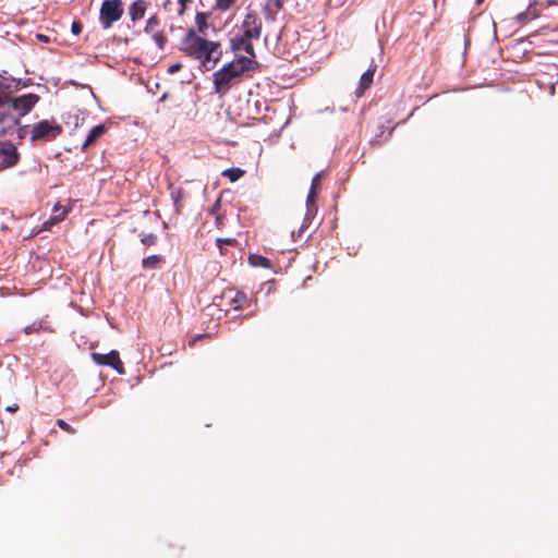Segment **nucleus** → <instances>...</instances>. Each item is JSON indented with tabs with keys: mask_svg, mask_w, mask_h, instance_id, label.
Masks as SVG:
<instances>
[{
	"mask_svg": "<svg viewBox=\"0 0 558 558\" xmlns=\"http://www.w3.org/2000/svg\"><path fill=\"white\" fill-rule=\"evenodd\" d=\"M179 49L185 56L198 60L206 71L213 70L222 57L220 43L201 37L193 28L181 39Z\"/></svg>",
	"mask_w": 558,
	"mask_h": 558,
	"instance_id": "f257e3e1",
	"label": "nucleus"
},
{
	"mask_svg": "<svg viewBox=\"0 0 558 558\" xmlns=\"http://www.w3.org/2000/svg\"><path fill=\"white\" fill-rule=\"evenodd\" d=\"M253 60L248 57H239L226 63L214 73V89L220 96L226 95L232 86L239 84L243 74L252 69Z\"/></svg>",
	"mask_w": 558,
	"mask_h": 558,
	"instance_id": "f03ea898",
	"label": "nucleus"
},
{
	"mask_svg": "<svg viewBox=\"0 0 558 558\" xmlns=\"http://www.w3.org/2000/svg\"><path fill=\"white\" fill-rule=\"evenodd\" d=\"M62 131L63 129L60 124L50 122L49 120H41L33 125L31 131V142L53 141L62 133Z\"/></svg>",
	"mask_w": 558,
	"mask_h": 558,
	"instance_id": "7ed1b4c3",
	"label": "nucleus"
},
{
	"mask_svg": "<svg viewBox=\"0 0 558 558\" xmlns=\"http://www.w3.org/2000/svg\"><path fill=\"white\" fill-rule=\"evenodd\" d=\"M123 14L121 0H105L100 7L99 21L104 28H109Z\"/></svg>",
	"mask_w": 558,
	"mask_h": 558,
	"instance_id": "20e7f679",
	"label": "nucleus"
},
{
	"mask_svg": "<svg viewBox=\"0 0 558 558\" xmlns=\"http://www.w3.org/2000/svg\"><path fill=\"white\" fill-rule=\"evenodd\" d=\"M263 22L255 10H247L241 23V36L247 39H259L262 35Z\"/></svg>",
	"mask_w": 558,
	"mask_h": 558,
	"instance_id": "39448f33",
	"label": "nucleus"
},
{
	"mask_svg": "<svg viewBox=\"0 0 558 558\" xmlns=\"http://www.w3.org/2000/svg\"><path fill=\"white\" fill-rule=\"evenodd\" d=\"M90 356L93 362L96 363L97 365L110 366L113 369H116L120 375L125 374V368L122 361L120 360L118 351L112 350L107 354L93 352Z\"/></svg>",
	"mask_w": 558,
	"mask_h": 558,
	"instance_id": "423d86ee",
	"label": "nucleus"
},
{
	"mask_svg": "<svg viewBox=\"0 0 558 558\" xmlns=\"http://www.w3.org/2000/svg\"><path fill=\"white\" fill-rule=\"evenodd\" d=\"M38 101L39 96L31 93L20 97H11L9 108L17 111L19 114L16 117L21 118L31 112Z\"/></svg>",
	"mask_w": 558,
	"mask_h": 558,
	"instance_id": "0eeeda50",
	"label": "nucleus"
},
{
	"mask_svg": "<svg viewBox=\"0 0 558 558\" xmlns=\"http://www.w3.org/2000/svg\"><path fill=\"white\" fill-rule=\"evenodd\" d=\"M0 169L13 168L21 159L16 146L10 141L0 142Z\"/></svg>",
	"mask_w": 558,
	"mask_h": 558,
	"instance_id": "6e6552de",
	"label": "nucleus"
},
{
	"mask_svg": "<svg viewBox=\"0 0 558 558\" xmlns=\"http://www.w3.org/2000/svg\"><path fill=\"white\" fill-rule=\"evenodd\" d=\"M144 32L149 34L159 50H163L168 43V38L162 29H160V19L155 14L150 16L145 25Z\"/></svg>",
	"mask_w": 558,
	"mask_h": 558,
	"instance_id": "1a4fd4ad",
	"label": "nucleus"
},
{
	"mask_svg": "<svg viewBox=\"0 0 558 558\" xmlns=\"http://www.w3.org/2000/svg\"><path fill=\"white\" fill-rule=\"evenodd\" d=\"M20 125V118L10 112L0 113V136L11 135Z\"/></svg>",
	"mask_w": 558,
	"mask_h": 558,
	"instance_id": "9d476101",
	"label": "nucleus"
},
{
	"mask_svg": "<svg viewBox=\"0 0 558 558\" xmlns=\"http://www.w3.org/2000/svg\"><path fill=\"white\" fill-rule=\"evenodd\" d=\"M283 8V0H267L263 8V14L266 21L274 22L277 14Z\"/></svg>",
	"mask_w": 558,
	"mask_h": 558,
	"instance_id": "9b49d317",
	"label": "nucleus"
},
{
	"mask_svg": "<svg viewBox=\"0 0 558 558\" xmlns=\"http://www.w3.org/2000/svg\"><path fill=\"white\" fill-rule=\"evenodd\" d=\"M106 132H107L106 124H99V125L94 126L89 131L85 142L83 143L82 150L83 151L87 150V148L90 147L92 145H94L96 143V141L98 138H100Z\"/></svg>",
	"mask_w": 558,
	"mask_h": 558,
	"instance_id": "f8f14e48",
	"label": "nucleus"
},
{
	"mask_svg": "<svg viewBox=\"0 0 558 558\" xmlns=\"http://www.w3.org/2000/svg\"><path fill=\"white\" fill-rule=\"evenodd\" d=\"M375 71H376V66H373V68H369L366 72H364L361 75L359 87L355 90V95L357 97L363 96L365 90L372 86Z\"/></svg>",
	"mask_w": 558,
	"mask_h": 558,
	"instance_id": "ddd939ff",
	"label": "nucleus"
},
{
	"mask_svg": "<svg viewBox=\"0 0 558 558\" xmlns=\"http://www.w3.org/2000/svg\"><path fill=\"white\" fill-rule=\"evenodd\" d=\"M253 39H247L245 36H240L232 40L233 50H244L252 58L255 57L254 46L252 44Z\"/></svg>",
	"mask_w": 558,
	"mask_h": 558,
	"instance_id": "4468645a",
	"label": "nucleus"
},
{
	"mask_svg": "<svg viewBox=\"0 0 558 558\" xmlns=\"http://www.w3.org/2000/svg\"><path fill=\"white\" fill-rule=\"evenodd\" d=\"M146 2L144 0L134 1L129 8L131 20L136 22L143 19L146 12Z\"/></svg>",
	"mask_w": 558,
	"mask_h": 558,
	"instance_id": "2eb2a0df",
	"label": "nucleus"
},
{
	"mask_svg": "<svg viewBox=\"0 0 558 558\" xmlns=\"http://www.w3.org/2000/svg\"><path fill=\"white\" fill-rule=\"evenodd\" d=\"M169 189L171 199L173 201V205L175 207V211L180 213L182 207V201L185 197V192L182 187H173L172 185H170Z\"/></svg>",
	"mask_w": 558,
	"mask_h": 558,
	"instance_id": "dca6fc26",
	"label": "nucleus"
},
{
	"mask_svg": "<svg viewBox=\"0 0 558 558\" xmlns=\"http://www.w3.org/2000/svg\"><path fill=\"white\" fill-rule=\"evenodd\" d=\"M10 100V85L0 80V108L5 106L9 107Z\"/></svg>",
	"mask_w": 558,
	"mask_h": 558,
	"instance_id": "f3484780",
	"label": "nucleus"
},
{
	"mask_svg": "<svg viewBox=\"0 0 558 558\" xmlns=\"http://www.w3.org/2000/svg\"><path fill=\"white\" fill-rule=\"evenodd\" d=\"M248 262L254 267H263V268L271 267L270 260L262 255H258V254H251L248 256Z\"/></svg>",
	"mask_w": 558,
	"mask_h": 558,
	"instance_id": "a211bd4d",
	"label": "nucleus"
},
{
	"mask_svg": "<svg viewBox=\"0 0 558 558\" xmlns=\"http://www.w3.org/2000/svg\"><path fill=\"white\" fill-rule=\"evenodd\" d=\"M163 262V258L159 255H150L142 260V267L144 269H156Z\"/></svg>",
	"mask_w": 558,
	"mask_h": 558,
	"instance_id": "6ab92c4d",
	"label": "nucleus"
},
{
	"mask_svg": "<svg viewBox=\"0 0 558 558\" xmlns=\"http://www.w3.org/2000/svg\"><path fill=\"white\" fill-rule=\"evenodd\" d=\"M247 295L244 292L236 291L231 298L230 303L235 311H240L243 308L244 303L247 302Z\"/></svg>",
	"mask_w": 558,
	"mask_h": 558,
	"instance_id": "aec40b11",
	"label": "nucleus"
},
{
	"mask_svg": "<svg viewBox=\"0 0 558 558\" xmlns=\"http://www.w3.org/2000/svg\"><path fill=\"white\" fill-rule=\"evenodd\" d=\"M68 213H69L68 208L56 205L53 207V216L49 219V223L53 225V223H58V222L62 221L65 218V216L68 215ZM46 223H48V221Z\"/></svg>",
	"mask_w": 558,
	"mask_h": 558,
	"instance_id": "412c9836",
	"label": "nucleus"
},
{
	"mask_svg": "<svg viewBox=\"0 0 558 558\" xmlns=\"http://www.w3.org/2000/svg\"><path fill=\"white\" fill-rule=\"evenodd\" d=\"M316 198H317V191L310 190V192L307 194V198H306V207H307L306 216L307 217L313 216L316 213V205H315Z\"/></svg>",
	"mask_w": 558,
	"mask_h": 558,
	"instance_id": "4be33fe9",
	"label": "nucleus"
},
{
	"mask_svg": "<svg viewBox=\"0 0 558 558\" xmlns=\"http://www.w3.org/2000/svg\"><path fill=\"white\" fill-rule=\"evenodd\" d=\"M222 177L228 178L231 182L238 181L245 174V171L240 168H229L222 171Z\"/></svg>",
	"mask_w": 558,
	"mask_h": 558,
	"instance_id": "5701e85b",
	"label": "nucleus"
},
{
	"mask_svg": "<svg viewBox=\"0 0 558 558\" xmlns=\"http://www.w3.org/2000/svg\"><path fill=\"white\" fill-rule=\"evenodd\" d=\"M537 12L535 9L529 8L526 11L521 12L517 15L518 23L525 24L537 17Z\"/></svg>",
	"mask_w": 558,
	"mask_h": 558,
	"instance_id": "b1692460",
	"label": "nucleus"
},
{
	"mask_svg": "<svg viewBox=\"0 0 558 558\" xmlns=\"http://www.w3.org/2000/svg\"><path fill=\"white\" fill-rule=\"evenodd\" d=\"M196 25L199 33H204V31L207 28V17L206 14L203 12H198L195 16Z\"/></svg>",
	"mask_w": 558,
	"mask_h": 558,
	"instance_id": "393cba45",
	"label": "nucleus"
},
{
	"mask_svg": "<svg viewBox=\"0 0 558 558\" xmlns=\"http://www.w3.org/2000/svg\"><path fill=\"white\" fill-rule=\"evenodd\" d=\"M216 242L222 255L226 254L222 252V245L235 246L238 244V241L234 238H219Z\"/></svg>",
	"mask_w": 558,
	"mask_h": 558,
	"instance_id": "a878e982",
	"label": "nucleus"
},
{
	"mask_svg": "<svg viewBox=\"0 0 558 558\" xmlns=\"http://www.w3.org/2000/svg\"><path fill=\"white\" fill-rule=\"evenodd\" d=\"M236 0H216L215 8L220 11H227L234 5Z\"/></svg>",
	"mask_w": 558,
	"mask_h": 558,
	"instance_id": "bb28decb",
	"label": "nucleus"
},
{
	"mask_svg": "<svg viewBox=\"0 0 558 558\" xmlns=\"http://www.w3.org/2000/svg\"><path fill=\"white\" fill-rule=\"evenodd\" d=\"M158 241V236L154 233H148V234H142V238H141V242L145 245V246H151V245H155Z\"/></svg>",
	"mask_w": 558,
	"mask_h": 558,
	"instance_id": "cd10ccee",
	"label": "nucleus"
},
{
	"mask_svg": "<svg viewBox=\"0 0 558 558\" xmlns=\"http://www.w3.org/2000/svg\"><path fill=\"white\" fill-rule=\"evenodd\" d=\"M40 329H41V323H34V324H32V325H29V326H26V327L24 328V332H25L26 335L37 333V332H39V331H40Z\"/></svg>",
	"mask_w": 558,
	"mask_h": 558,
	"instance_id": "c85d7f7f",
	"label": "nucleus"
},
{
	"mask_svg": "<svg viewBox=\"0 0 558 558\" xmlns=\"http://www.w3.org/2000/svg\"><path fill=\"white\" fill-rule=\"evenodd\" d=\"M57 425L61 429H63V430H65L68 433H71V434L75 433V429L70 424H68L65 421H63L62 418L57 420Z\"/></svg>",
	"mask_w": 558,
	"mask_h": 558,
	"instance_id": "c756f323",
	"label": "nucleus"
},
{
	"mask_svg": "<svg viewBox=\"0 0 558 558\" xmlns=\"http://www.w3.org/2000/svg\"><path fill=\"white\" fill-rule=\"evenodd\" d=\"M320 179H322V172L316 173L314 175V178L312 179V183H311V189L310 190L317 191V189L319 187V184H320Z\"/></svg>",
	"mask_w": 558,
	"mask_h": 558,
	"instance_id": "7c9ffc66",
	"label": "nucleus"
},
{
	"mask_svg": "<svg viewBox=\"0 0 558 558\" xmlns=\"http://www.w3.org/2000/svg\"><path fill=\"white\" fill-rule=\"evenodd\" d=\"M27 129H28L27 125L16 126L15 132L17 134L19 140L22 141V140H24L26 137Z\"/></svg>",
	"mask_w": 558,
	"mask_h": 558,
	"instance_id": "2f4dec72",
	"label": "nucleus"
},
{
	"mask_svg": "<svg viewBox=\"0 0 558 558\" xmlns=\"http://www.w3.org/2000/svg\"><path fill=\"white\" fill-rule=\"evenodd\" d=\"M180 4L179 14L182 15L187 9L189 3L192 2V0H178Z\"/></svg>",
	"mask_w": 558,
	"mask_h": 558,
	"instance_id": "473e14b6",
	"label": "nucleus"
},
{
	"mask_svg": "<svg viewBox=\"0 0 558 558\" xmlns=\"http://www.w3.org/2000/svg\"><path fill=\"white\" fill-rule=\"evenodd\" d=\"M83 26L81 22H73L71 26V31L74 35H78L82 33Z\"/></svg>",
	"mask_w": 558,
	"mask_h": 558,
	"instance_id": "72a5a7b5",
	"label": "nucleus"
},
{
	"mask_svg": "<svg viewBox=\"0 0 558 558\" xmlns=\"http://www.w3.org/2000/svg\"><path fill=\"white\" fill-rule=\"evenodd\" d=\"M181 69H182L181 63H174L169 66L168 72L171 74H174V73L179 72Z\"/></svg>",
	"mask_w": 558,
	"mask_h": 558,
	"instance_id": "f704fd0d",
	"label": "nucleus"
},
{
	"mask_svg": "<svg viewBox=\"0 0 558 558\" xmlns=\"http://www.w3.org/2000/svg\"><path fill=\"white\" fill-rule=\"evenodd\" d=\"M17 409H19V407L15 404V405H12V407H8V408H7V411H9V412H15Z\"/></svg>",
	"mask_w": 558,
	"mask_h": 558,
	"instance_id": "c9c22d12",
	"label": "nucleus"
},
{
	"mask_svg": "<svg viewBox=\"0 0 558 558\" xmlns=\"http://www.w3.org/2000/svg\"><path fill=\"white\" fill-rule=\"evenodd\" d=\"M548 5L558 4V0H547Z\"/></svg>",
	"mask_w": 558,
	"mask_h": 558,
	"instance_id": "e433bc0d",
	"label": "nucleus"
},
{
	"mask_svg": "<svg viewBox=\"0 0 558 558\" xmlns=\"http://www.w3.org/2000/svg\"><path fill=\"white\" fill-rule=\"evenodd\" d=\"M548 5L558 4V0H547Z\"/></svg>",
	"mask_w": 558,
	"mask_h": 558,
	"instance_id": "4c0bfd02",
	"label": "nucleus"
},
{
	"mask_svg": "<svg viewBox=\"0 0 558 558\" xmlns=\"http://www.w3.org/2000/svg\"><path fill=\"white\" fill-rule=\"evenodd\" d=\"M484 0H476L477 4H481Z\"/></svg>",
	"mask_w": 558,
	"mask_h": 558,
	"instance_id": "58836bf2",
	"label": "nucleus"
}]
</instances>
